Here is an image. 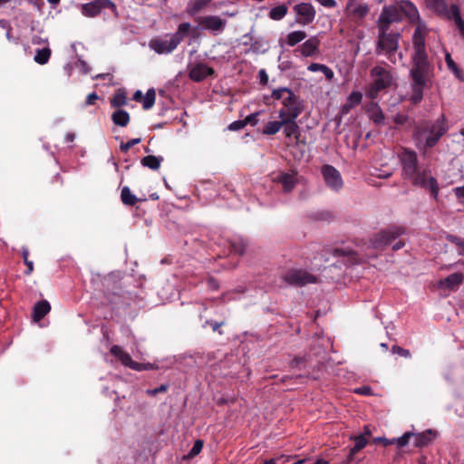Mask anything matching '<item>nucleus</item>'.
I'll return each mask as SVG.
<instances>
[{
  "mask_svg": "<svg viewBox=\"0 0 464 464\" xmlns=\"http://www.w3.org/2000/svg\"><path fill=\"white\" fill-rule=\"evenodd\" d=\"M413 53L410 69L411 94L410 101L419 104L423 99L424 90L431 85L434 77V65L430 62L426 52L425 34L420 27L414 31L412 37Z\"/></svg>",
  "mask_w": 464,
  "mask_h": 464,
  "instance_id": "1",
  "label": "nucleus"
},
{
  "mask_svg": "<svg viewBox=\"0 0 464 464\" xmlns=\"http://www.w3.org/2000/svg\"><path fill=\"white\" fill-rule=\"evenodd\" d=\"M401 165V176L412 185L430 189L431 196L436 198L439 186L435 178L430 176V170L419 164L417 153L410 149L402 148L398 154Z\"/></svg>",
  "mask_w": 464,
  "mask_h": 464,
  "instance_id": "2",
  "label": "nucleus"
},
{
  "mask_svg": "<svg viewBox=\"0 0 464 464\" xmlns=\"http://www.w3.org/2000/svg\"><path fill=\"white\" fill-rule=\"evenodd\" d=\"M445 116L442 114L435 121H423L414 128V138L423 142L425 149H431L448 131Z\"/></svg>",
  "mask_w": 464,
  "mask_h": 464,
  "instance_id": "3",
  "label": "nucleus"
},
{
  "mask_svg": "<svg viewBox=\"0 0 464 464\" xmlns=\"http://www.w3.org/2000/svg\"><path fill=\"white\" fill-rule=\"evenodd\" d=\"M387 30L385 26L379 25L375 53L378 55L384 54L390 63L395 64L398 61L397 57H399V60L402 59V53H398L401 34L399 33H388Z\"/></svg>",
  "mask_w": 464,
  "mask_h": 464,
  "instance_id": "4",
  "label": "nucleus"
},
{
  "mask_svg": "<svg viewBox=\"0 0 464 464\" xmlns=\"http://www.w3.org/2000/svg\"><path fill=\"white\" fill-rule=\"evenodd\" d=\"M190 28L189 23H182L179 24L177 32L170 36L169 40L155 38L150 41L149 45L159 54L170 53L188 35Z\"/></svg>",
  "mask_w": 464,
  "mask_h": 464,
  "instance_id": "5",
  "label": "nucleus"
},
{
  "mask_svg": "<svg viewBox=\"0 0 464 464\" xmlns=\"http://www.w3.org/2000/svg\"><path fill=\"white\" fill-rule=\"evenodd\" d=\"M371 76L374 80L367 91V96L371 99H375L379 92L392 85V75L386 68L376 65L371 70Z\"/></svg>",
  "mask_w": 464,
  "mask_h": 464,
  "instance_id": "6",
  "label": "nucleus"
},
{
  "mask_svg": "<svg viewBox=\"0 0 464 464\" xmlns=\"http://www.w3.org/2000/svg\"><path fill=\"white\" fill-rule=\"evenodd\" d=\"M280 278L285 284L295 287H303L309 284L318 283V278L304 269H288Z\"/></svg>",
  "mask_w": 464,
  "mask_h": 464,
  "instance_id": "7",
  "label": "nucleus"
},
{
  "mask_svg": "<svg viewBox=\"0 0 464 464\" xmlns=\"http://www.w3.org/2000/svg\"><path fill=\"white\" fill-rule=\"evenodd\" d=\"M283 108L278 111V116L283 118H298L303 111V105L299 97L293 91L288 92L286 98L282 101Z\"/></svg>",
  "mask_w": 464,
  "mask_h": 464,
  "instance_id": "8",
  "label": "nucleus"
},
{
  "mask_svg": "<svg viewBox=\"0 0 464 464\" xmlns=\"http://www.w3.org/2000/svg\"><path fill=\"white\" fill-rule=\"evenodd\" d=\"M404 233V227L392 226L377 233L374 236L372 244L374 248H383Z\"/></svg>",
  "mask_w": 464,
  "mask_h": 464,
  "instance_id": "9",
  "label": "nucleus"
},
{
  "mask_svg": "<svg viewBox=\"0 0 464 464\" xmlns=\"http://www.w3.org/2000/svg\"><path fill=\"white\" fill-rule=\"evenodd\" d=\"M295 14V22L303 26L312 24L315 18L316 11L310 3H300L293 6Z\"/></svg>",
  "mask_w": 464,
  "mask_h": 464,
  "instance_id": "10",
  "label": "nucleus"
},
{
  "mask_svg": "<svg viewBox=\"0 0 464 464\" xmlns=\"http://www.w3.org/2000/svg\"><path fill=\"white\" fill-rule=\"evenodd\" d=\"M322 174L328 188L338 191L343 188V182L340 172L332 165H324Z\"/></svg>",
  "mask_w": 464,
  "mask_h": 464,
  "instance_id": "11",
  "label": "nucleus"
},
{
  "mask_svg": "<svg viewBox=\"0 0 464 464\" xmlns=\"http://www.w3.org/2000/svg\"><path fill=\"white\" fill-rule=\"evenodd\" d=\"M195 22L198 24L201 29L210 32H222L226 27V20L217 15L198 16Z\"/></svg>",
  "mask_w": 464,
  "mask_h": 464,
  "instance_id": "12",
  "label": "nucleus"
},
{
  "mask_svg": "<svg viewBox=\"0 0 464 464\" xmlns=\"http://www.w3.org/2000/svg\"><path fill=\"white\" fill-rule=\"evenodd\" d=\"M402 19V11L396 5L384 6L379 17V25H383L387 29L394 22Z\"/></svg>",
  "mask_w": 464,
  "mask_h": 464,
  "instance_id": "13",
  "label": "nucleus"
},
{
  "mask_svg": "<svg viewBox=\"0 0 464 464\" xmlns=\"http://www.w3.org/2000/svg\"><path fill=\"white\" fill-rule=\"evenodd\" d=\"M104 10H110L113 15H118L117 7L111 0H94L89 2V17L97 16Z\"/></svg>",
  "mask_w": 464,
  "mask_h": 464,
  "instance_id": "14",
  "label": "nucleus"
},
{
  "mask_svg": "<svg viewBox=\"0 0 464 464\" xmlns=\"http://www.w3.org/2000/svg\"><path fill=\"white\" fill-rule=\"evenodd\" d=\"M215 74V71L212 67L208 66L204 63H198L189 68L188 76L189 78L196 82H199L204 81L208 76H213Z\"/></svg>",
  "mask_w": 464,
  "mask_h": 464,
  "instance_id": "15",
  "label": "nucleus"
},
{
  "mask_svg": "<svg viewBox=\"0 0 464 464\" xmlns=\"http://www.w3.org/2000/svg\"><path fill=\"white\" fill-rule=\"evenodd\" d=\"M320 45V40L316 36H312L301 44L295 51H300L304 57L314 56Z\"/></svg>",
  "mask_w": 464,
  "mask_h": 464,
  "instance_id": "16",
  "label": "nucleus"
},
{
  "mask_svg": "<svg viewBox=\"0 0 464 464\" xmlns=\"http://www.w3.org/2000/svg\"><path fill=\"white\" fill-rule=\"evenodd\" d=\"M110 353L117 358L122 365L125 367H129L130 369H134V364H136V362H134L130 355L125 352L121 346L119 345H112L111 347Z\"/></svg>",
  "mask_w": 464,
  "mask_h": 464,
  "instance_id": "17",
  "label": "nucleus"
},
{
  "mask_svg": "<svg viewBox=\"0 0 464 464\" xmlns=\"http://www.w3.org/2000/svg\"><path fill=\"white\" fill-rule=\"evenodd\" d=\"M464 276L461 273L457 272L448 276L446 278L440 281V286L454 291L463 283Z\"/></svg>",
  "mask_w": 464,
  "mask_h": 464,
  "instance_id": "18",
  "label": "nucleus"
},
{
  "mask_svg": "<svg viewBox=\"0 0 464 464\" xmlns=\"http://www.w3.org/2000/svg\"><path fill=\"white\" fill-rule=\"evenodd\" d=\"M438 436L437 431L427 430L420 433H414V446L423 448L431 443Z\"/></svg>",
  "mask_w": 464,
  "mask_h": 464,
  "instance_id": "19",
  "label": "nucleus"
},
{
  "mask_svg": "<svg viewBox=\"0 0 464 464\" xmlns=\"http://www.w3.org/2000/svg\"><path fill=\"white\" fill-rule=\"evenodd\" d=\"M284 121H287L283 125L284 134L286 139L295 138V142H298L300 138V128L296 123L295 120L297 118H283Z\"/></svg>",
  "mask_w": 464,
  "mask_h": 464,
  "instance_id": "20",
  "label": "nucleus"
},
{
  "mask_svg": "<svg viewBox=\"0 0 464 464\" xmlns=\"http://www.w3.org/2000/svg\"><path fill=\"white\" fill-rule=\"evenodd\" d=\"M348 9H350L351 16L356 23H361L370 12V7L367 4H349Z\"/></svg>",
  "mask_w": 464,
  "mask_h": 464,
  "instance_id": "21",
  "label": "nucleus"
},
{
  "mask_svg": "<svg viewBox=\"0 0 464 464\" xmlns=\"http://www.w3.org/2000/svg\"><path fill=\"white\" fill-rule=\"evenodd\" d=\"M353 440H354V445L349 451L346 463L353 462L354 455L362 450L368 443V440L364 434L356 435L353 437Z\"/></svg>",
  "mask_w": 464,
  "mask_h": 464,
  "instance_id": "22",
  "label": "nucleus"
},
{
  "mask_svg": "<svg viewBox=\"0 0 464 464\" xmlns=\"http://www.w3.org/2000/svg\"><path fill=\"white\" fill-rule=\"evenodd\" d=\"M276 180L282 184L285 192H290L296 184L295 174L279 173Z\"/></svg>",
  "mask_w": 464,
  "mask_h": 464,
  "instance_id": "23",
  "label": "nucleus"
},
{
  "mask_svg": "<svg viewBox=\"0 0 464 464\" xmlns=\"http://www.w3.org/2000/svg\"><path fill=\"white\" fill-rule=\"evenodd\" d=\"M51 310L48 301L42 300L37 302L34 306L33 319L34 322L41 321Z\"/></svg>",
  "mask_w": 464,
  "mask_h": 464,
  "instance_id": "24",
  "label": "nucleus"
},
{
  "mask_svg": "<svg viewBox=\"0 0 464 464\" xmlns=\"http://www.w3.org/2000/svg\"><path fill=\"white\" fill-rule=\"evenodd\" d=\"M425 4L427 8L439 14L447 15L448 17L450 14V9L448 10L445 0H425Z\"/></svg>",
  "mask_w": 464,
  "mask_h": 464,
  "instance_id": "25",
  "label": "nucleus"
},
{
  "mask_svg": "<svg viewBox=\"0 0 464 464\" xmlns=\"http://www.w3.org/2000/svg\"><path fill=\"white\" fill-rule=\"evenodd\" d=\"M213 0H189L187 5V13L190 16H195L201 10L206 8Z\"/></svg>",
  "mask_w": 464,
  "mask_h": 464,
  "instance_id": "26",
  "label": "nucleus"
},
{
  "mask_svg": "<svg viewBox=\"0 0 464 464\" xmlns=\"http://www.w3.org/2000/svg\"><path fill=\"white\" fill-rule=\"evenodd\" d=\"M111 121L119 127H126L130 123V116L125 110L118 109L112 112Z\"/></svg>",
  "mask_w": 464,
  "mask_h": 464,
  "instance_id": "27",
  "label": "nucleus"
},
{
  "mask_svg": "<svg viewBox=\"0 0 464 464\" xmlns=\"http://www.w3.org/2000/svg\"><path fill=\"white\" fill-rule=\"evenodd\" d=\"M287 121H284V119H280V121H272L266 123L262 130V134L271 136L276 134L282 128L285 123Z\"/></svg>",
  "mask_w": 464,
  "mask_h": 464,
  "instance_id": "28",
  "label": "nucleus"
},
{
  "mask_svg": "<svg viewBox=\"0 0 464 464\" xmlns=\"http://www.w3.org/2000/svg\"><path fill=\"white\" fill-rule=\"evenodd\" d=\"M450 19H453L462 37H464V21L461 18L459 8L457 5H450Z\"/></svg>",
  "mask_w": 464,
  "mask_h": 464,
  "instance_id": "29",
  "label": "nucleus"
},
{
  "mask_svg": "<svg viewBox=\"0 0 464 464\" xmlns=\"http://www.w3.org/2000/svg\"><path fill=\"white\" fill-rule=\"evenodd\" d=\"M127 96L124 89H118L111 99V106L112 108L121 109L127 105Z\"/></svg>",
  "mask_w": 464,
  "mask_h": 464,
  "instance_id": "30",
  "label": "nucleus"
},
{
  "mask_svg": "<svg viewBox=\"0 0 464 464\" xmlns=\"http://www.w3.org/2000/svg\"><path fill=\"white\" fill-rule=\"evenodd\" d=\"M307 34L304 31H301V30H298V31H294V32H291L289 33L286 37H285V44L288 45V46H295L297 44L301 43L303 40H304L306 38Z\"/></svg>",
  "mask_w": 464,
  "mask_h": 464,
  "instance_id": "31",
  "label": "nucleus"
},
{
  "mask_svg": "<svg viewBox=\"0 0 464 464\" xmlns=\"http://www.w3.org/2000/svg\"><path fill=\"white\" fill-rule=\"evenodd\" d=\"M288 12V7L286 5L282 4L277 6H275L271 8L269 11V18L275 21H280L282 20Z\"/></svg>",
  "mask_w": 464,
  "mask_h": 464,
  "instance_id": "32",
  "label": "nucleus"
},
{
  "mask_svg": "<svg viewBox=\"0 0 464 464\" xmlns=\"http://www.w3.org/2000/svg\"><path fill=\"white\" fill-rule=\"evenodd\" d=\"M121 198L124 205L130 207L134 206L139 201V198L131 193L130 188L127 186L122 188Z\"/></svg>",
  "mask_w": 464,
  "mask_h": 464,
  "instance_id": "33",
  "label": "nucleus"
},
{
  "mask_svg": "<svg viewBox=\"0 0 464 464\" xmlns=\"http://www.w3.org/2000/svg\"><path fill=\"white\" fill-rule=\"evenodd\" d=\"M51 54H52V51L49 47H44L43 49H37L36 53L34 57V60L38 64L44 65L49 62Z\"/></svg>",
  "mask_w": 464,
  "mask_h": 464,
  "instance_id": "34",
  "label": "nucleus"
},
{
  "mask_svg": "<svg viewBox=\"0 0 464 464\" xmlns=\"http://www.w3.org/2000/svg\"><path fill=\"white\" fill-rule=\"evenodd\" d=\"M162 158H159L153 155H149L141 159V164L152 170H157L160 167Z\"/></svg>",
  "mask_w": 464,
  "mask_h": 464,
  "instance_id": "35",
  "label": "nucleus"
},
{
  "mask_svg": "<svg viewBox=\"0 0 464 464\" xmlns=\"http://www.w3.org/2000/svg\"><path fill=\"white\" fill-rule=\"evenodd\" d=\"M307 69L311 72H323L327 80H332L334 75V72L331 68H329L328 66H326L324 64H321V63H313L308 66Z\"/></svg>",
  "mask_w": 464,
  "mask_h": 464,
  "instance_id": "36",
  "label": "nucleus"
},
{
  "mask_svg": "<svg viewBox=\"0 0 464 464\" xmlns=\"http://www.w3.org/2000/svg\"><path fill=\"white\" fill-rule=\"evenodd\" d=\"M156 101V92L154 89H149L143 97L142 100V107L144 110H150L151 109Z\"/></svg>",
  "mask_w": 464,
  "mask_h": 464,
  "instance_id": "37",
  "label": "nucleus"
},
{
  "mask_svg": "<svg viewBox=\"0 0 464 464\" xmlns=\"http://www.w3.org/2000/svg\"><path fill=\"white\" fill-rule=\"evenodd\" d=\"M445 61L448 68L454 73V75L463 81L462 71L459 68L458 64L453 61L450 53L446 54Z\"/></svg>",
  "mask_w": 464,
  "mask_h": 464,
  "instance_id": "38",
  "label": "nucleus"
},
{
  "mask_svg": "<svg viewBox=\"0 0 464 464\" xmlns=\"http://www.w3.org/2000/svg\"><path fill=\"white\" fill-rule=\"evenodd\" d=\"M362 95L359 92H353L349 97L347 103L343 106V110L348 111L350 108L358 105L362 102Z\"/></svg>",
  "mask_w": 464,
  "mask_h": 464,
  "instance_id": "39",
  "label": "nucleus"
},
{
  "mask_svg": "<svg viewBox=\"0 0 464 464\" xmlns=\"http://www.w3.org/2000/svg\"><path fill=\"white\" fill-rule=\"evenodd\" d=\"M230 252L242 256L246 251V245L241 239L229 242Z\"/></svg>",
  "mask_w": 464,
  "mask_h": 464,
  "instance_id": "40",
  "label": "nucleus"
},
{
  "mask_svg": "<svg viewBox=\"0 0 464 464\" xmlns=\"http://www.w3.org/2000/svg\"><path fill=\"white\" fill-rule=\"evenodd\" d=\"M22 256H23V260H24V265L27 266V269L24 271V274L26 276H29L34 271V263H33V261L29 260V258H28V256H29V250L27 248L24 247L22 249Z\"/></svg>",
  "mask_w": 464,
  "mask_h": 464,
  "instance_id": "41",
  "label": "nucleus"
},
{
  "mask_svg": "<svg viewBox=\"0 0 464 464\" xmlns=\"http://www.w3.org/2000/svg\"><path fill=\"white\" fill-rule=\"evenodd\" d=\"M288 92H292V90L286 87L276 89L272 92L271 98L282 102L284 98H286V95H288Z\"/></svg>",
  "mask_w": 464,
  "mask_h": 464,
  "instance_id": "42",
  "label": "nucleus"
},
{
  "mask_svg": "<svg viewBox=\"0 0 464 464\" xmlns=\"http://www.w3.org/2000/svg\"><path fill=\"white\" fill-rule=\"evenodd\" d=\"M414 436V432L407 431L401 437L395 439V443L399 448L406 446L410 440Z\"/></svg>",
  "mask_w": 464,
  "mask_h": 464,
  "instance_id": "43",
  "label": "nucleus"
},
{
  "mask_svg": "<svg viewBox=\"0 0 464 464\" xmlns=\"http://www.w3.org/2000/svg\"><path fill=\"white\" fill-rule=\"evenodd\" d=\"M202 448H203V441L201 440H197L195 441L193 447L188 453L187 458L193 459L194 457H196L198 454L200 453V451L202 450Z\"/></svg>",
  "mask_w": 464,
  "mask_h": 464,
  "instance_id": "44",
  "label": "nucleus"
},
{
  "mask_svg": "<svg viewBox=\"0 0 464 464\" xmlns=\"http://www.w3.org/2000/svg\"><path fill=\"white\" fill-rule=\"evenodd\" d=\"M140 141H141V139L135 138V139L130 140L127 142H121V145H120V150H121V152L126 153V152L129 151V150L130 148H132L133 146L140 143Z\"/></svg>",
  "mask_w": 464,
  "mask_h": 464,
  "instance_id": "45",
  "label": "nucleus"
},
{
  "mask_svg": "<svg viewBox=\"0 0 464 464\" xmlns=\"http://www.w3.org/2000/svg\"><path fill=\"white\" fill-rule=\"evenodd\" d=\"M392 353L404 358H411V352L408 349H404L398 345H393L392 347Z\"/></svg>",
  "mask_w": 464,
  "mask_h": 464,
  "instance_id": "46",
  "label": "nucleus"
},
{
  "mask_svg": "<svg viewBox=\"0 0 464 464\" xmlns=\"http://www.w3.org/2000/svg\"><path fill=\"white\" fill-rule=\"evenodd\" d=\"M158 367L153 364V363H150V362H147V363H140V362H136V364H134V371H138V372H140V371H150V370H156Z\"/></svg>",
  "mask_w": 464,
  "mask_h": 464,
  "instance_id": "47",
  "label": "nucleus"
},
{
  "mask_svg": "<svg viewBox=\"0 0 464 464\" xmlns=\"http://www.w3.org/2000/svg\"><path fill=\"white\" fill-rule=\"evenodd\" d=\"M446 239H447V241H449V242L458 246L460 249L464 246V238H460V237H457L455 235L449 234V235L446 236Z\"/></svg>",
  "mask_w": 464,
  "mask_h": 464,
  "instance_id": "48",
  "label": "nucleus"
},
{
  "mask_svg": "<svg viewBox=\"0 0 464 464\" xmlns=\"http://www.w3.org/2000/svg\"><path fill=\"white\" fill-rule=\"evenodd\" d=\"M169 389L168 384H161L159 387L151 390H147L146 393L150 396H156L159 393L166 392Z\"/></svg>",
  "mask_w": 464,
  "mask_h": 464,
  "instance_id": "49",
  "label": "nucleus"
},
{
  "mask_svg": "<svg viewBox=\"0 0 464 464\" xmlns=\"http://www.w3.org/2000/svg\"><path fill=\"white\" fill-rule=\"evenodd\" d=\"M258 115L259 112H255L247 115L244 120V121H246V125L250 124L251 126H256L258 122Z\"/></svg>",
  "mask_w": 464,
  "mask_h": 464,
  "instance_id": "50",
  "label": "nucleus"
},
{
  "mask_svg": "<svg viewBox=\"0 0 464 464\" xmlns=\"http://www.w3.org/2000/svg\"><path fill=\"white\" fill-rule=\"evenodd\" d=\"M245 126H246V121H244V120L243 121L238 120V121H235L232 123H230L228 126V130H234V131L239 130L243 129Z\"/></svg>",
  "mask_w": 464,
  "mask_h": 464,
  "instance_id": "51",
  "label": "nucleus"
},
{
  "mask_svg": "<svg viewBox=\"0 0 464 464\" xmlns=\"http://www.w3.org/2000/svg\"><path fill=\"white\" fill-rule=\"evenodd\" d=\"M207 324H209L214 332L218 331V333L220 334H222V332L219 330V328L224 324V322L218 323V322L207 320L205 322V324L203 325V327H206Z\"/></svg>",
  "mask_w": 464,
  "mask_h": 464,
  "instance_id": "52",
  "label": "nucleus"
},
{
  "mask_svg": "<svg viewBox=\"0 0 464 464\" xmlns=\"http://www.w3.org/2000/svg\"><path fill=\"white\" fill-rule=\"evenodd\" d=\"M373 443H382L384 446L392 445L395 443V439L389 440L384 437H376L373 439Z\"/></svg>",
  "mask_w": 464,
  "mask_h": 464,
  "instance_id": "53",
  "label": "nucleus"
},
{
  "mask_svg": "<svg viewBox=\"0 0 464 464\" xmlns=\"http://www.w3.org/2000/svg\"><path fill=\"white\" fill-rule=\"evenodd\" d=\"M258 76H259L260 83L266 84L268 82V74L266 73L265 69H261L258 72Z\"/></svg>",
  "mask_w": 464,
  "mask_h": 464,
  "instance_id": "54",
  "label": "nucleus"
},
{
  "mask_svg": "<svg viewBox=\"0 0 464 464\" xmlns=\"http://www.w3.org/2000/svg\"><path fill=\"white\" fill-rule=\"evenodd\" d=\"M319 4H321L323 6L334 8L336 5L335 0H315Z\"/></svg>",
  "mask_w": 464,
  "mask_h": 464,
  "instance_id": "55",
  "label": "nucleus"
},
{
  "mask_svg": "<svg viewBox=\"0 0 464 464\" xmlns=\"http://www.w3.org/2000/svg\"><path fill=\"white\" fill-rule=\"evenodd\" d=\"M407 120H408V117L406 115H402V114H397L394 118L395 123H397L399 125H403L404 123H406Z\"/></svg>",
  "mask_w": 464,
  "mask_h": 464,
  "instance_id": "56",
  "label": "nucleus"
},
{
  "mask_svg": "<svg viewBox=\"0 0 464 464\" xmlns=\"http://www.w3.org/2000/svg\"><path fill=\"white\" fill-rule=\"evenodd\" d=\"M455 195L460 200H464V186L455 188Z\"/></svg>",
  "mask_w": 464,
  "mask_h": 464,
  "instance_id": "57",
  "label": "nucleus"
},
{
  "mask_svg": "<svg viewBox=\"0 0 464 464\" xmlns=\"http://www.w3.org/2000/svg\"><path fill=\"white\" fill-rule=\"evenodd\" d=\"M304 359L303 357H295L290 362V366L292 368L297 367L300 363L304 362Z\"/></svg>",
  "mask_w": 464,
  "mask_h": 464,
  "instance_id": "58",
  "label": "nucleus"
},
{
  "mask_svg": "<svg viewBox=\"0 0 464 464\" xmlns=\"http://www.w3.org/2000/svg\"><path fill=\"white\" fill-rule=\"evenodd\" d=\"M351 254H352V251H350V250H344V249H340V248H335L334 250V256H349Z\"/></svg>",
  "mask_w": 464,
  "mask_h": 464,
  "instance_id": "59",
  "label": "nucleus"
},
{
  "mask_svg": "<svg viewBox=\"0 0 464 464\" xmlns=\"http://www.w3.org/2000/svg\"><path fill=\"white\" fill-rule=\"evenodd\" d=\"M0 27L5 30H9L11 27V24L7 20L0 19Z\"/></svg>",
  "mask_w": 464,
  "mask_h": 464,
  "instance_id": "60",
  "label": "nucleus"
},
{
  "mask_svg": "<svg viewBox=\"0 0 464 464\" xmlns=\"http://www.w3.org/2000/svg\"><path fill=\"white\" fill-rule=\"evenodd\" d=\"M133 100L136 102H140L143 100L142 92L140 91H136L133 94Z\"/></svg>",
  "mask_w": 464,
  "mask_h": 464,
  "instance_id": "61",
  "label": "nucleus"
},
{
  "mask_svg": "<svg viewBox=\"0 0 464 464\" xmlns=\"http://www.w3.org/2000/svg\"><path fill=\"white\" fill-rule=\"evenodd\" d=\"M98 95L95 92L89 93V105L94 104L95 101L98 100Z\"/></svg>",
  "mask_w": 464,
  "mask_h": 464,
  "instance_id": "62",
  "label": "nucleus"
},
{
  "mask_svg": "<svg viewBox=\"0 0 464 464\" xmlns=\"http://www.w3.org/2000/svg\"><path fill=\"white\" fill-rule=\"evenodd\" d=\"M403 246H404V242L400 240L393 245L392 249L396 251V250L402 248Z\"/></svg>",
  "mask_w": 464,
  "mask_h": 464,
  "instance_id": "63",
  "label": "nucleus"
},
{
  "mask_svg": "<svg viewBox=\"0 0 464 464\" xmlns=\"http://www.w3.org/2000/svg\"><path fill=\"white\" fill-rule=\"evenodd\" d=\"M279 459L278 458H273V459H266L263 462V464H276L277 460Z\"/></svg>",
  "mask_w": 464,
  "mask_h": 464,
  "instance_id": "64",
  "label": "nucleus"
}]
</instances>
